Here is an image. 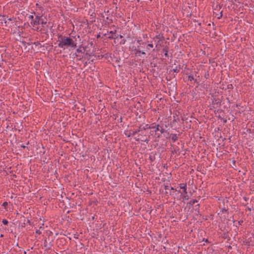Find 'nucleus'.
<instances>
[{
	"mask_svg": "<svg viewBox=\"0 0 254 254\" xmlns=\"http://www.w3.org/2000/svg\"><path fill=\"white\" fill-rule=\"evenodd\" d=\"M165 190H167L168 188H169V187L168 186H165Z\"/></svg>",
	"mask_w": 254,
	"mask_h": 254,
	"instance_id": "obj_19",
	"label": "nucleus"
},
{
	"mask_svg": "<svg viewBox=\"0 0 254 254\" xmlns=\"http://www.w3.org/2000/svg\"><path fill=\"white\" fill-rule=\"evenodd\" d=\"M195 202H197V201H196V200H193L192 201V204H194V203H195Z\"/></svg>",
	"mask_w": 254,
	"mask_h": 254,
	"instance_id": "obj_16",
	"label": "nucleus"
},
{
	"mask_svg": "<svg viewBox=\"0 0 254 254\" xmlns=\"http://www.w3.org/2000/svg\"><path fill=\"white\" fill-rule=\"evenodd\" d=\"M141 54H142V55H145V53L144 52H141Z\"/></svg>",
	"mask_w": 254,
	"mask_h": 254,
	"instance_id": "obj_20",
	"label": "nucleus"
},
{
	"mask_svg": "<svg viewBox=\"0 0 254 254\" xmlns=\"http://www.w3.org/2000/svg\"><path fill=\"white\" fill-rule=\"evenodd\" d=\"M171 190H174V188H172V187L171 188Z\"/></svg>",
	"mask_w": 254,
	"mask_h": 254,
	"instance_id": "obj_22",
	"label": "nucleus"
},
{
	"mask_svg": "<svg viewBox=\"0 0 254 254\" xmlns=\"http://www.w3.org/2000/svg\"><path fill=\"white\" fill-rule=\"evenodd\" d=\"M253 238L254 239V234H253Z\"/></svg>",
	"mask_w": 254,
	"mask_h": 254,
	"instance_id": "obj_26",
	"label": "nucleus"
},
{
	"mask_svg": "<svg viewBox=\"0 0 254 254\" xmlns=\"http://www.w3.org/2000/svg\"><path fill=\"white\" fill-rule=\"evenodd\" d=\"M249 210L250 211H251V208H249Z\"/></svg>",
	"mask_w": 254,
	"mask_h": 254,
	"instance_id": "obj_25",
	"label": "nucleus"
},
{
	"mask_svg": "<svg viewBox=\"0 0 254 254\" xmlns=\"http://www.w3.org/2000/svg\"><path fill=\"white\" fill-rule=\"evenodd\" d=\"M8 203L7 202H4L2 204V205L4 207H6Z\"/></svg>",
	"mask_w": 254,
	"mask_h": 254,
	"instance_id": "obj_13",
	"label": "nucleus"
},
{
	"mask_svg": "<svg viewBox=\"0 0 254 254\" xmlns=\"http://www.w3.org/2000/svg\"><path fill=\"white\" fill-rule=\"evenodd\" d=\"M161 44L160 43V41H158L156 45V47L157 48L158 46H160Z\"/></svg>",
	"mask_w": 254,
	"mask_h": 254,
	"instance_id": "obj_11",
	"label": "nucleus"
},
{
	"mask_svg": "<svg viewBox=\"0 0 254 254\" xmlns=\"http://www.w3.org/2000/svg\"><path fill=\"white\" fill-rule=\"evenodd\" d=\"M31 25L32 26L33 29L36 31H40L41 30L39 29L38 25L39 23V16H36L34 20H33L31 21Z\"/></svg>",
	"mask_w": 254,
	"mask_h": 254,
	"instance_id": "obj_2",
	"label": "nucleus"
},
{
	"mask_svg": "<svg viewBox=\"0 0 254 254\" xmlns=\"http://www.w3.org/2000/svg\"><path fill=\"white\" fill-rule=\"evenodd\" d=\"M243 204L244 205H246V203L245 202H243Z\"/></svg>",
	"mask_w": 254,
	"mask_h": 254,
	"instance_id": "obj_24",
	"label": "nucleus"
},
{
	"mask_svg": "<svg viewBox=\"0 0 254 254\" xmlns=\"http://www.w3.org/2000/svg\"><path fill=\"white\" fill-rule=\"evenodd\" d=\"M222 16V11H221L220 13V15L217 17L218 18H220Z\"/></svg>",
	"mask_w": 254,
	"mask_h": 254,
	"instance_id": "obj_14",
	"label": "nucleus"
},
{
	"mask_svg": "<svg viewBox=\"0 0 254 254\" xmlns=\"http://www.w3.org/2000/svg\"><path fill=\"white\" fill-rule=\"evenodd\" d=\"M58 46L63 49L65 47H70L75 48L76 47V44L73 40L69 37L60 36L58 37Z\"/></svg>",
	"mask_w": 254,
	"mask_h": 254,
	"instance_id": "obj_1",
	"label": "nucleus"
},
{
	"mask_svg": "<svg viewBox=\"0 0 254 254\" xmlns=\"http://www.w3.org/2000/svg\"><path fill=\"white\" fill-rule=\"evenodd\" d=\"M188 79L190 81H192V80H194L193 77L192 76H191V75L189 76Z\"/></svg>",
	"mask_w": 254,
	"mask_h": 254,
	"instance_id": "obj_10",
	"label": "nucleus"
},
{
	"mask_svg": "<svg viewBox=\"0 0 254 254\" xmlns=\"http://www.w3.org/2000/svg\"><path fill=\"white\" fill-rule=\"evenodd\" d=\"M30 17H31V18H33V15H31V16H30Z\"/></svg>",
	"mask_w": 254,
	"mask_h": 254,
	"instance_id": "obj_21",
	"label": "nucleus"
},
{
	"mask_svg": "<svg viewBox=\"0 0 254 254\" xmlns=\"http://www.w3.org/2000/svg\"><path fill=\"white\" fill-rule=\"evenodd\" d=\"M2 222L4 225H7L8 224V221L6 219H3Z\"/></svg>",
	"mask_w": 254,
	"mask_h": 254,
	"instance_id": "obj_9",
	"label": "nucleus"
},
{
	"mask_svg": "<svg viewBox=\"0 0 254 254\" xmlns=\"http://www.w3.org/2000/svg\"><path fill=\"white\" fill-rule=\"evenodd\" d=\"M244 199L246 202L247 201L248 198L247 197H244Z\"/></svg>",
	"mask_w": 254,
	"mask_h": 254,
	"instance_id": "obj_17",
	"label": "nucleus"
},
{
	"mask_svg": "<svg viewBox=\"0 0 254 254\" xmlns=\"http://www.w3.org/2000/svg\"><path fill=\"white\" fill-rule=\"evenodd\" d=\"M189 196L187 195V193H185L183 195V201H185V200H188L189 199Z\"/></svg>",
	"mask_w": 254,
	"mask_h": 254,
	"instance_id": "obj_7",
	"label": "nucleus"
},
{
	"mask_svg": "<svg viewBox=\"0 0 254 254\" xmlns=\"http://www.w3.org/2000/svg\"><path fill=\"white\" fill-rule=\"evenodd\" d=\"M154 47V46L152 44H149L147 46V49L148 50H150L151 48H153Z\"/></svg>",
	"mask_w": 254,
	"mask_h": 254,
	"instance_id": "obj_8",
	"label": "nucleus"
},
{
	"mask_svg": "<svg viewBox=\"0 0 254 254\" xmlns=\"http://www.w3.org/2000/svg\"><path fill=\"white\" fill-rule=\"evenodd\" d=\"M159 36H156L154 38V40H155V39L159 38Z\"/></svg>",
	"mask_w": 254,
	"mask_h": 254,
	"instance_id": "obj_18",
	"label": "nucleus"
},
{
	"mask_svg": "<svg viewBox=\"0 0 254 254\" xmlns=\"http://www.w3.org/2000/svg\"><path fill=\"white\" fill-rule=\"evenodd\" d=\"M165 56H168V54H167V53H165Z\"/></svg>",
	"mask_w": 254,
	"mask_h": 254,
	"instance_id": "obj_23",
	"label": "nucleus"
},
{
	"mask_svg": "<svg viewBox=\"0 0 254 254\" xmlns=\"http://www.w3.org/2000/svg\"><path fill=\"white\" fill-rule=\"evenodd\" d=\"M47 21L44 20V19L42 17H39V23L42 25H44L47 23Z\"/></svg>",
	"mask_w": 254,
	"mask_h": 254,
	"instance_id": "obj_5",
	"label": "nucleus"
},
{
	"mask_svg": "<svg viewBox=\"0 0 254 254\" xmlns=\"http://www.w3.org/2000/svg\"><path fill=\"white\" fill-rule=\"evenodd\" d=\"M180 187L181 189L183 190V191L184 193H187V184H181L180 185Z\"/></svg>",
	"mask_w": 254,
	"mask_h": 254,
	"instance_id": "obj_4",
	"label": "nucleus"
},
{
	"mask_svg": "<svg viewBox=\"0 0 254 254\" xmlns=\"http://www.w3.org/2000/svg\"><path fill=\"white\" fill-rule=\"evenodd\" d=\"M171 139L173 142L176 141L178 139V136L176 134H171Z\"/></svg>",
	"mask_w": 254,
	"mask_h": 254,
	"instance_id": "obj_6",
	"label": "nucleus"
},
{
	"mask_svg": "<svg viewBox=\"0 0 254 254\" xmlns=\"http://www.w3.org/2000/svg\"><path fill=\"white\" fill-rule=\"evenodd\" d=\"M36 233L39 235L41 234V231L39 230H37L36 231Z\"/></svg>",
	"mask_w": 254,
	"mask_h": 254,
	"instance_id": "obj_12",
	"label": "nucleus"
},
{
	"mask_svg": "<svg viewBox=\"0 0 254 254\" xmlns=\"http://www.w3.org/2000/svg\"><path fill=\"white\" fill-rule=\"evenodd\" d=\"M159 127H160L159 125H158L156 127H151V128H154L155 131H160L161 132V133H163L164 131V129L162 128H160Z\"/></svg>",
	"mask_w": 254,
	"mask_h": 254,
	"instance_id": "obj_3",
	"label": "nucleus"
},
{
	"mask_svg": "<svg viewBox=\"0 0 254 254\" xmlns=\"http://www.w3.org/2000/svg\"><path fill=\"white\" fill-rule=\"evenodd\" d=\"M81 51L79 49H77L76 50V52H78V53L80 52Z\"/></svg>",
	"mask_w": 254,
	"mask_h": 254,
	"instance_id": "obj_15",
	"label": "nucleus"
}]
</instances>
